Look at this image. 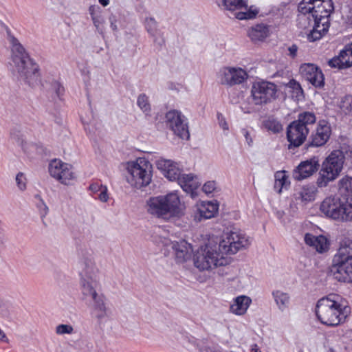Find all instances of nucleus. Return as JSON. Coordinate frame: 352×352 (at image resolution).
<instances>
[{
  "label": "nucleus",
  "instance_id": "nucleus-17",
  "mask_svg": "<svg viewBox=\"0 0 352 352\" xmlns=\"http://www.w3.org/2000/svg\"><path fill=\"white\" fill-rule=\"evenodd\" d=\"M218 77L221 85L231 87L242 83L248 74L241 68L223 67L219 71Z\"/></svg>",
  "mask_w": 352,
  "mask_h": 352
},
{
  "label": "nucleus",
  "instance_id": "nucleus-36",
  "mask_svg": "<svg viewBox=\"0 0 352 352\" xmlns=\"http://www.w3.org/2000/svg\"><path fill=\"white\" fill-rule=\"evenodd\" d=\"M137 104L146 115L150 113L151 107L148 101V97L145 94H141L138 96Z\"/></svg>",
  "mask_w": 352,
  "mask_h": 352
},
{
  "label": "nucleus",
  "instance_id": "nucleus-42",
  "mask_svg": "<svg viewBox=\"0 0 352 352\" xmlns=\"http://www.w3.org/2000/svg\"><path fill=\"white\" fill-rule=\"evenodd\" d=\"M74 332V328L70 324H61L56 327V333L58 335L72 334Z\"/></svg>",
  "mask_w": 352,
  "mask_h": 352
},
{
  "label": "nucleus",
  "instance_id": "nucleus-15",
  "mask_svg": "<svg viewBox=\"0 0 352 352\" xmlns=\"http://www.w3.org/2000/svg\"><path fill=\"white\" fill-rule=\"evenodd\" d=\"M100 287L98 282L84 281L81 293L85 300H89L90 309L107 304V299L103 294H98V289Z\"/></svg>",
  "mask_w": 352,
  "mask_h": 352
},
{
  "label": "nucleus",
  "instance_id": "nucleus-28",
  "mask_svg": "<svg viewBox=\"0 0 352 352\" xmlns=\"http://www.w3.org/2000/svg\"><path fill=\"white\" fill-rule=\"evenodd\" d=\"M251 302V299L248 296H238L230 305V311L235 314L242 315L247 311Z\"/></svg>",
  "mask_w": 352,
  "mask_h": 352
},
{
  "label": "nucleus",
  "instance_id": "nucleus-50",
  "mask_svg": "<svg viewBox=\"0 0 352 352\" xmlns=\"http://www.w3.org/2000/svg\"><path fill=\"white\" fill-rule=\"evenodd\" d=\"M99 192L100 193L98 195V199L102 202H107L109 199L107 186H104Z\"/></svg>",
  "mask_w": 352,
  "mask_h": 352
},
{
  "label": "nucleus",
  "instance_id": "nucleus-51",
  "mask_svg": "<svg viewBox=\"0 0 352 352\" xmlns=\"http://www.w3.org/2000/svg\"><path fill=\"white\" fill-rule=\"evenodd\" d=\"M89 12L92 19L95 16L100 14V8L98 6L92 5L89 8Z\"/></svg>",
  "mask_w": 352,
  "mask_h": 352
},
{
  "label": "nucleus",
  "instance_id": "nucleus-32",
  "mask_svg": "<svg viewBox=\"0 0 352 352\" xmlns=\"http://www.w3.org/2000/svg\"><path fill=\"white\" fill-rule=\"evenodd\" d=\"M92 316L99 322L104 318H108L111 314V309L107 304L96 307L91 309Z\"/></svg>",
  "mask_w": 352,
  "mask_h": 352
},
{
  "label": "nucleus",
  "instance_id": "nucleus-58",
  "mask_svg": "<svg viewBox=\"0 0 352 352\" xmlns=\"http://www.w3.org/2000/svg\"><path fill=\"white\" fill-rule=\"evenodd\" d=\"M99 3L104 7L109 3V0H98Z\"/></svg>",
  "mask_w": 352,
  "mask_h": 352
},
{
  "label": "nucleus",
  "instance_id": "nucleus-60",
  "mask_svg": "<svg viewBox=\"0 0 352 352\" xmlns=\"http://www.w3.org/2000/svg\"><path fill=\"white\" fill-rule=\"evenodd\" d=\"M3 301L0 298V308L3 306Z\"/></svg>",
  "mask_w": 352,
  "mask_h": 352
},
{
  "label": "nucleus",
  "instance_id": "nucleus-1",
  "mask_svg": "<svg viewBox=\"0 0 352 352\" xmlns=\"http://www.w3.org/2000/svg\"><path fill=\"white\" fill-rule=\"evenodd\" d=\"M12 44V63L21 80L31 87L38 86L41 82L38 65L30 57L17 38L9 37Z\"/></svg>",
  "mask_w": 352,
  "mask_h": 352
},
{
  "label": "nucleus",
  "instance_id": "nucleus-35",
  "mask_svg": "<svg viewBox=\"0 0 352 352\" xmlns=\"http://www.w3.org/2000/svg\"><path fill=\"white\" fill-rule=\"evenodd\" d=\"M66 163L60 160H54L49 164V173L50 175L58 180L59 175L63 173V169Z\"/></svg>",
  "mask_w": 352,
  "mask_h": 352
},
{
  "label": "nucleus",
  "instance_id": "nucleus-43",
  "mask_svg": "<svg viewBox=\"0 0 352 352\" xmlns=\"http://www.w3.org/2000/svg\"><path fill=\"white\" fill-rule=\"evenodd\" d=\"M328 65L332 68L343 69L346 68L341 59L340 55L333 57L328 61Z\"/></svg>",
  "mask_w": 352,
  "mask_h": 352
},
{
  "label": "nucleus",
  "instance_id": "nucleus-8",
  "mask_svg": "<svg viewBox=\"0 0 352 352\" xmlns=\"http://www.w3.org/2000/svg\"><path fill=\"white\" fill-rule=\"evenodd\" d=\"M320 211L326 217L342 222L352 221V199L329 197L320 204Z\"/></svg>",
  "mask_w": 352,
  "mask_h": 352
},
{
  "label": "nucleus",
  "instance_id": "nucleus-4",
  "mask_svg": "<svg viewBox=\"0 0 352 352\" xmlns=\"http://www.w3.org/2000/svg\"><path fill=\"white\" fill-rule=\"evenodd\" d=\"M330 273L338 281L352 283V241L344 240L340 243L333 258Z\"/></svg>",
  "mask_w": 352,
  "mask_h": 352
},
{
  "label": "nucleus",
  "instance_id": "nucleus-59",
  "mask_svg": "<svg viewBox=\"0 0 352 352\" xmlns=\"http://www.w3.org/2000/svg\"><path fill=\"white\" fill-rule=\"evenodd\" d=\"M251 352H261L256 344H254L252 346V348H251Z\"/></svg>",
  "mask_w": 352,
  "mask_h": 352
},
{
  "label": "nucleus",
  "instance_id": "nucleus-29",
  "mask_svg": "<svg viewBox=\"0 0 352 352\" xmlns=\"http://www.w3.org/2000/svg\"><path fill=\"white\" fill-rule=\"evenodd\" d=\"M272 296L278 309L283 311L289 303V295L282 291L276 290L272 292Z\"/></svg>",
  "mask_w": 352,
  "mask_h": 352
},
{
  "label": "nucleus",
  "instance_id": "nucleus-44",
  "mask_svg": "<svg viewBox=\"0 0 352 352\" xmlns=\"http://www.w3.org/2000/svg\"><path fill=\"white\" fill-rule=\"evenodd\" d=\"M349 50L345 47V48L340 51L339 55L342 60L344 64L345 65V67H349L352 65L351 62V57L352 54L350 55L349 52H347Z\"/></svg>",
  "mask_w": 352,
  "mask_h": 352
},
{
  "label": "nucleus",
  "instance_id": "nucleus-47",
  "mask_svg": "<svg viewBox=\"0 0 352 352\" xmlns=\"http://www.w3.org/2000/svg\"><path fill=\"white\" fill-rule=\"evenodd\" d=\"M16 182L18 188L21 190H24L26 188V178L25 175L19 172L16 176Z\"/></svg>",
  "mask_w": 352,
  "mask_h": 352
},
{
  "label": "nucleus",
  "instance_id": "nucleus-38",
  "mask_svg": "<svg viewBox=\"0 0 352 352\" xmlns=\"http://www.w3.org/2000/svg\"><path fill=\"white\" fill-rule=\"evenodd\" d=\"M49 91L52 95L54 94V98L56 97L61 100V96L64 94L65 92V88L59 82L53 80L51 83Z\"/></svg>",
  "mask_w": 352,
  "mask_h": 352
},
{
  "label": "nucleus",
  "instance_id": "nucleus-19",
  "mask_svg": "<svg viewBox=\"0 0 352 352\" xmlns=\"http://www.w3.org/2000/svg\"><path fill=\"white\" fill-rule=\"evenodd\" d=\"M287 139L289 142L288 149H294L301 146L309 134L296 122H292L287 127Z\"/></svg>",
  "mask_w": 352,
  "mask_h": 352
},
{
  "label": "nucleus",
  "instance_id": "nucleus-23",
  "mask_svg": "<svg viewBox=\"0 0 352 352\" xmlns=\"http://www.w3.org/2000/svg\"><path fill=\"white\" fill-rule=\"evenodd\" d=\"M218 204L208 201L204 203L197 209V212L195 214V220L201 221L203 219H208L214 217L218 212Z\"/></svg>",
  "mask_w": 352,
  "mask_h": 352
},
{
  "label": "nucleus",
  "instance_id": "nucleus-33",
  "mask_svg": "<svg viewBox=\"0 0 352 352\" xmlns=\"http://www.w3.org/2000/svg\"><path fill=\"white\" fill-rule=\"evenodd\" d=\"M287 87L291 89L292 97L297 100H300L304 98V91L301 85L294 79L290 80L287 84Z\"/></svg>",
  "mask_w": 352,
  "mask_h": 352
},
{
  "label": "nucleus",
  "instance_id": "nucleus-57",
  "mask_svg": "<svg viewBox=\"0 0 352 352\" xmlns=\"http://www.w3.org/2000/svg\"><path fill=\"white\" fill-rule=\"evenodd\" d=\"M0 341L5 342L6 343L9 342V340L8 339L6 333L0 329Z\"/></svg>",
  "mask_w": 352,
  "mask_h": 352
},
{
  "label": "nucleus",
  "instance_id": "nucleus-5",
  "mask_svg": "<svg viewBox=\"0 0 352 352\" xmlns=\"http://www.w3.org/2000/svg\"><path fill=\"white\" fill-rule=\"evenodd\" d=\"M193 260L195 266L200 271L209 270L228 263L221 251L219 250L217 243L210 241L197 250Z\"/></svg>",
  "mask_w": 352,
  "mask_h": 352
},
{
  "label": "nucleus",
  "instance_id": "nucleus-34",
  "mask_svg": "<svg viewBox=\"0 0 352 352\" xmlns=\"http://www.w3.org/2000/svg\"><path fill=\"white\" fill-rule=\"evenodd\" d=\"M75 177V173L72 170V166L69 164H65L63 173L59 175L58 180L65 185H69L70 182L74 179Z\"/></svg>",
  "mask_w": 352,
  "mask_h": 352
},
{
  "label": "nucleus",
  "instance_id": "nucleus-41",
  "mask_svg": "<svg viewBox=\"0 0 352 352\" xmlns=\"http://www.w3.org/2000/svg\"><path fill=\"white\" fill-rule=\"evenodd\" d=\"M265 127L274 133H278L282 129V125L274 119H269L265 123Z\"/></svg>",
  "mask_w": 352,
  "mask_h": 352
},
{
  "label": "nucleus",
  "instance_id": "nucleus-9",
  "mask_svg": "<svg viewBox=\"0 0 352 352\" xmlns=\"http://www.w3.org/2000/svg\"><path fill=\"white\" fill-rule=\"evenodd\" d=\"M333 11L331 0H324L318 10H314L311 14L312 30L307 35L309 41L314 42L320 39L329 30L330 27L329 17Z\"/></svg>",
  "mask_w": 352,
  "mask_h": 352
},
{
  "label": "nucleus",
  "instance_id": "nucleus-13",
  "mask_svg": "<svg viewBox=\"0 0 352 352\" xmlns=\"http://www.w3.org/2000/svg\"><path fill=\"white\" fill-rule=\"evenodd\" d=\"M276 85L272 82L262 81L253 84L251 93L256 105L266 104L276 98Z\"/></svg>",
  "mask_w": 352,
  "mask_h": 352
},
{
  "label": "nucleus",
  "instance_id": "nucleus-54",
  "mask_svg": "<svg viewBox=\"0 0 352 352\" xmlns=\"http://www.w3.org/2000/svg\"><path fill=\"white\" fill-rule=\"evenodd\" d=\"M298 50V47L296 44L292 45L288 47L289 56L292 58H294L297 55V52Z\"/></svg>",
  "mask_w": 352,
  "mask_h": 352
},
{
  "label": "nucleus",
  "instance_id": "nucleus-3",
  "mask_svg": "<svg viewBox=\"0 0 352 352\" xmlns=\"http://www.w3.org/2000/svg\"><path fill=\"white\" fill-rule=\"evenodd\" d=\"M340 296L329 294L320 298L316 306L318 319L327 326L334 327L344 322L350 313V308L339 302Z\"/></svg>",
  "mask_w": 352,
  "mask_h": 352
},
{
  "label": "nucleus",
  "instance_id": "nucleus-26",
  "mask_svg": "<svg viewBox=\"0 0 352 352\" xmlns=\"http://www.w3.org/2000/svg\"><path fill=\"white\" fill-rule=\"evenodd\" d=\"M270 25L257 23L249 28L248 34L253 42L263 41L270 36Z\"/></svg>",
  "mask_w": 352,
  "mask_h": 352
},
{
  "label": "nucleus",
  "instance_id": "nucleus-52",
  "mask_svg": "<svg viewBox=\"0 0 352 352\" xmlns=\"http://www.w3.org/2000/svg\"><path fill=\"white\" fill-rule=\"evenodd\" d=\"M217 119L219 121V126L223 130H228V124L221 113H217Z\"/></svg>",
  "mask_w": 352,
  "mask_h": 352
},
{
  "label": "nucleus",
  "instance_id": "nucleus-27",
  "mask_svg": "<svg viewBox=\"0 0 352 352\" xmlns=\"http://www.w3.org/2000/svg\"><path fill=\"white\" fill-rule=\"evenodd\" d=\"M293 122L304 129L305 131L309 133L310 126H313L316 122V117L313 112L303 111L299 113L298 119Z\"/></svg>",
  "mask_w": 352,
  "mask_h": 352
},
{
  "label": "nucleus",
  "instance_id": "nucleus-7",
  "mask_svg": "<svg viewBox=\"0 0 352 352\" xmlns=\"http://www.w3.org/2000/svg\"><path fill=\"white\" fill-rule=\"evenodd\" d=\"M345 161V153L336 149L331 152L322 164L320 176L317 179L318 187L322 188L334 181L342 170Z\"/></svg>",
  "mask_w": 352,
  "mask_h": 352
},
{
  "label": "nucleus",
  "instance_id": "nucleus-45",
  "mask_svg": "<svg viewBox=\"0 0 352 352\" xmlns=\"http://www.w3.org/2000/svg\"><path fill=\"white\" fill-rule=\"evenodd\" d=\"M93 23L97 30L100 33L103 34L104 28H103V24L104 23V20L101 16V14H99L96 16H95L94 19H92Z\"/></svg>",
  "mask_w": 352,
  "mask_h": 352
},
{
  "label": "nucleus",
  "instance_id": "nucleus-22",
  "mask_svg": "<svg viewBox=\"0 0 352 352\" xmlns=\"http://www.w3.org/2000/svg\"><path fill=\"white\" fill-rule=\"evenodd\" d=\"M172 248L175 252L177 263H184L191 256V246L184 240L173 243Z\"/></svg>",
  "mask_w": 352,
  "mask_h": 352
},
{
  "label": "nucleus",
  "instance_id": "nucleus-20",
  "mask_svg": "<svg viewBox=\"0 0 352 352\" xmlns=\"http://www.w3.org/2000/svg\"><path fill=\"white\" fill-rule=\"evenodd\" d=\"M320 166L318 157H313L303 161L296 167L293 172V178L300 181L309 177L316 172Z\"/></svg>",
  "mask_w": 352,
  "mask_h": 352
},
{
  "label": "nucleus",
  "instance_id": "nucleus-55",
  "mask_svg": "<svg viewBox=\"0 0 352 352\" xmlns=\"http://www.w3.org/2000/svg\"><path fill=\"white\" fill-rule=\"evenodd\" d=\"M104 186L102 185V184H100L98 183H93L91 184L89 187V189L94 193H96V192H99L102 188Z\"/></svg>",
  "mask_w": 352,
  "mask_h": 352
},
{
  "label": "nucleus",
  "instance_id": "nucleus-30",
  "mask_svg": "<svg viewBox=\"0 0 352 352\" xmlns=\"http://www.w3.org/2000/svg\"><path fill=\"white\" fill-rule=\"evenodd\" d=\"M274 177V189L278 193H280L283 188H287L289 186L290 182L288 180L285 171H277Z\"/></svg>",
  "mask_w": 352,
  "mask_h": 352
},
{
  "label": "nucleus",
  "instance_id": "nucleus-21",
  "mask_svg": "<svg viewBox=\"0 0 352 352\" xmlns=\"http://www.w3.org/2000/svg\"><path fill=\"white\" fill-rule=\"evenodd\" d=\"M80 265L81 268V272H80L81 277L80 288H82L84 281L89 283L91 281L98 282L96 279L98 269L91 258H83L80 262Z\"/></svg>",
  "mask_w": 352,
  "mask_h": 352
},
{
  "label": "nucleus",
  "instance_id": "nucleus-31",
  "mask_svg": "<svg viewBox=\"0 0 352 352\" xmlns=\"http://www.w3.org/2000/svg\"><path fill=\"white\" fill-rule=\"evenodd\" d=\"M243 11H240L236 13V18L239 20L252 19L256 16L258 13V10L255 6H248L247 1H245V6L243 7Z\"/></svg>",
  "mask_w": 352,
  "mask_h": 352
},
{
  "label": "nucleus",
  "instance_id": "nucleus-14",
  "mask_svg": "<svg viewBox=\"0 0 352 352\" xmlns=\"http://www.w3.org/2000/svg\"><path fill=\"white\" fill-rule=\"evenodd\" d=\"M331 126L330 123L324 120H320L316 124V129L308 138L305 146L318 148L327 144L331 135Z\"/></svg>",
  "mask_w": 352,
  "mask_h": 352
},
{
  "label": "nucleus",
  "instance_id": "nucleus-37",
  "mask_svg": "<svg viewBox=\"0 0 352 352\" xmlns=\"http://www.w3.org/2000/svg\"><path fill=\"white\" fill-rule=\"evenodd\" d=\"M223 6L228 10H242L245 6V0H222Z\"/></svg>",
  "mask_w": 352,
  "mask_h": 352
},
{
  "label": "nucleus",
  "instance_id": "nucleus-12",
  "mask_svg": "<svg viewBox=\"0 0 352 352\" xmlns=\"http://www.w3.org/2000/svg\"><path fill=\"white\" fill-rule=\"evenodd\" d=\"M166 126L170 129L175 135L183 140H188L190 133L187 118L178 110L168 111L165 116Z\"/></svg>",
  "mask_w": 352,
  "mask_h": 352
},
{
  "label": "nucleus",
  "instance_id": "nucleus-53",
  "mask_svg": "<svg viewBox=\"0 0 352 352\" xmlns=\"http://www.w3.org/2000/svg\"><path fill=\"white\" fill-rule=\"evenodd\" d=\"M109 21L110 22V26H111V28L112 29V30L113 32H117L118 31V26H117V16L113 14H111L109 17Z\"/></svg>",
  "mask_w": 352,
  "mask_h": 352
},
{
  "label": "nucleus",
  "instance_id": "nucleus-48",
  "mask_svg": "<svg viewBox=\"0 0 352 352\" xmlns=\"http://www.w3.org/2000/svg\"><path fill=\"white\" fill-rule=\"evenodd\" d=\"M342 108L344 109L351 111L352 110V97L346 96L342 101Z\"/></svg>",
  "mask_w": 352,
  "mask_h": 352
},
{
  "label": "nucleus",
  "instance_id": "nucleus-24",
  "mask_svg": "<svg viewBox=\"0 0 352 352\" xmlns=\"http://www.w3.org/2000/svg\"><path fill=\"white\" fill-rule=\"evenodd\" d=\"M304 239L307 245L314 247L320 253L325 252L329 249V243L327 239L322 235L316 236L312 234L307 233Z\"/></svg>",
  "mask_w": 352,
  "mask_h": 352
},
{
  "label": "nucleus",
  "instance_id": "nucleus-6",
  "mask_svg": "<svg viewBox=\"0 0 352 352\" xmlns=\"http://www.w3.org/2000/svg\"><path fill=\"white\" fill-rule=\"evenodd\" d=\"M157 168L170 181H177L186 192L192 193L197 189V184L192 174H182V170L176 162L164 158L156 161Z\"/></svg>",
  "mask_w": 352,
  "mask_h": 352
},
{
  "label": "nucleus",
  "instance_id": "nucleus-49",
  "mask_svg": "<svg viewBox=\"0 0 352 352\" xmlns=\"http://www.w3.org/2000/svg\"><path fill=\"white\" fill-rule=\"evenodd\" d=\"M215 189V183L213 181H209L205 183L203 186L202 190L206 194H210Z\"/></svg>",
  "mask_w": 352,
  "mask_h": 352
},
{
  "label": "nucleus",
  "instance_id": "nucleus-18",
  "mask_svg": "<svg viewBox=\"0 0 352 352\" xmlns=\"http://www.w3.org/2000/svg\"><path fill=\"white\" fill-rule=\"evenodd\" d=\"M301 76L312 85L322 88L324 85V77L322 71L314 64L304 63L300 67Z\"/></svg>",
  "mask_w": 352,
  "mask_h": 352
},
{
  "label": "nucleus",
  "instance_id": "nucleus-10",
  "mask_svg": "<svg viewBox=\"0 0 352 352\" xmlns=\"http://www.w3.org/2000/svg\"><path fill=\"white\" fill-rule=\"evenodd\" d=\"M151 164L144 160H140L128 167L127 181L136 188L148 185L151 181Z\"/></svg>",
  "mask_w": 352,
  "mask_h": 352
},
{
  "label": "nucleus",
  "instance_id": "nucleus-56",
  "mask_svg": "<svg viewBox=\"0 0 352 352\" xmlns=\"http://www.w3.org/2000/svg\"><path fill=\"white\" fill-rule=\"evenodd\" d=\"M241 132H242L243 135H244L248 144L249 146H250L252 143V139L250 137V133L245 129H243Z\"/></svg>",
  "mask_w": 352,
  "mask_h": 352
},
{
  "label": "nucleus",
  "instance_id": "nucleus-46",
  "mask_svg": "<svg viewBox=\"0 0 352 352\" xmlns=\"http://www.w3.org/2000/svg\"><path fill=\"white\" fill-rule=\"evenodd\" d=\"M36 207L38 210L39 214L41 219L45 217L48 213V207L45 204L43 199H40L38 202L36 203Z\"/></svg>",
  "mask_w": 352,
  "mask_h": 352
},
{
  "label": "nucleus",
  "instance_id": "nucleus-40",
  "mask_svg": "<svg viewBox=\"0 0 352 352\" xmlns=\"http://www.w3.org/2000/svg\"><path fill=\"white\" fill-rule=\"evenodd\" d=\"M145 27L147 32L151 36H155L157 28V23L155 19L152 17L146 18L145 20Z\"/></svg>",
  "mask_w": 352,
  "mask_h": 352
},
{
  "label": "nucleus",
  "instance_id": "nucleus-39",
  "mask_svg": "<svg viewBox=\"0 0 352 352\" xmlns=\"http://www.w3.org/2000/svg\"><path fill=\"white\" fill-rule=\"evenodd\" d=\"M340 190L352 192V177L348 175L343 177L338 183Z\"/></svg>",
  "mask_w": 352,
  "mask_h": 352
},
{
  "label": "nucleus",
  "instance_id": "nucleus-11",
  "mask_svg": "<svg viewBox=\"0 0 352 352\" xmlns=\"http://www.w3.org/2000/svg\"><path fill=\"white\" fill-rule=\"evenodd\" d=\"M250 241L245 234L240 230H231L226 234V237L217 243L219 250L223 256L234 254L238 251L246 249L250 245Z\"/></svg>",
  "mask_w": 352,
  "mask_h": 352
},
{
  "label": "nucleus",
  "instance_id": "nucleus-2",
  "mask_svg": "<svg viewBox=\"0 0 352 352\" xmlns=\"http://www.w3.org/2000/svg\"><path fill=\"white\" fill-rule=\"evenodd\" d=\"M147 205L149 214L166 221L180 218L185 213L184 204L177 192L151 197Z\"/></svg>",
  "mask_w": 352,
  "mask_h": 352
},
{
  "label": "nucleus",
  "instance_id": "nucleus-16",
  "mask_svg": "<svg viewBox=\"0 0 352 352\" xmlns=\"http://www.w3.org/2000/svg\"><path fill=\"white\" fill-rule=\"evenodd\" d=\"M324 0H316L310 3H305L301 1L298 6L299 14H298V25L300 28L307 29L311 26V14L314 10L319 9L320 6L323 4Z\"/></svg>",
  "mask_w": 352,
  "mask_h": 352
},
{
  "label": "nucleus",
  "instance_id": "nucleus-25",
  "mask_svg": "<svg viewBox=\"0 0 352 352\" xmlns=\"http://www.w3.org/2000/svg\"><path fill=\"white\" fill-rule=\"evenodd\" d=\"M316 191L317 189L314 184L305 185L296 190L294 198L305 205L315 199Z\"/></svg>",
  "mask_w": 352,
  "mask_h": 352
}]
</instances>
